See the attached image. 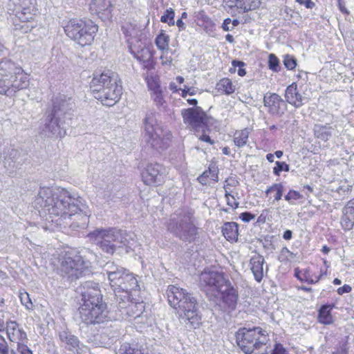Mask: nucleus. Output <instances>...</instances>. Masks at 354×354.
<instances>
[{"mask_svg":"<svg viewBox=\"0 0 354 354\" xmlns=\"http://www.w3.org/2000/svg\"><path fill=\"white\" fill-rule=\"evenodd\" d=\"M245 64L241 61L238 60H233L232 61V66H234V68H230V72H234L236 70V67H239L238 70V74L239 75L243 77L246 74L245 70L242 67L244 66Z\"/></svg>","mask_w":354,"mask_h":354,"instance_id":"nucleus-50","label":"nucleus"},{"mask_svg":"<svg viewBox=\"0 0 354 354\" xmlns=\"http://www.w3.org/2000/svg\"><path fill=\"white\" fill-rule=\"evenodd\" d=\"M310 272L308 269H306L303 271L299 270L298 268L295 270V276L301 281H306L309 280Z\"/></svg>","mask_w":354,"mask_h":354,"instance_id":"nucleus-49","label":"nucleus"},{"mask_svg":"<svg viewBox=\"0 0 354 354\" xmlns=\"http://www.w3.org/2000/svg\"><path fill=\"white\" fill-rule=\"evenodd\" d=\"M236 342L245 354H266L268 341L266 331L260 327L240 328L236 335Z\"/></svg>","mask_w":354,"mask_h":354,"instance_id":"nucleus-7","label":"nucleus"},{"mask_svg":"<svg viewBox=\"0 0 354 354\" xmlns=\"http://www.w3.org/2000/svg\"><path fill=\"white\" fill-rule=\"evenodd\" d=\"M237 290L234 288L230 281H229L218 293V297H213L212 300L215 299H220L224 307L229 310H234L238 300Z\"/></svg>","mask_w":354,"mask_h":354,"instance_id":"nucleus-20","label":"nucleus"},{"mask_svg":"<svg viewBox=\"0 0 354 354\" xmlns=\"http://www.w3.org/2000/svg\"><path fill=\"white\" fill-rule=\"evenodd\" d=\"M90 88L95 98L107 106L114 105L122 94V86L117 83V78L111 71L95 74Z\"/></svg>","mask_w":354,"mask_h":354,"instance_id":"nucleus-4","label":"nucleus"},{"mask_svg":"<svg viewBox=\"0 0 354 354\" xmlns=\"http://www.w3.org/2000/svg\"><path fill=\"white\" fill-rule=\"evenodd\" d=\"M17 68L14 62L9 59H4L0 62V92L8 90V86L5 84Z\"/></svg>","mask_w":354,"mask_h":354,"instance_id":"nucleus-25","label":"nucleus"},{"mask_svg":"<svg viewBox=\"0 0 354 354\" xmlns=\"http://www.w3.org/2000/svg\"><path fill=\"white\" fill-rule=\"evenodd\" d=\"M59 337L65 348L70 351H75L77 354H80L81 352L87 349L85 346L80 344L78 338L69 331L63 330L60 332Z\"/></svg>","mask_w":354,"mask_h":354,"instance_id":"nucleus-23","label":"nucleus"},{"mask_svg":"<svg viewBox=\"0 0 354 354\" xmlns=\"http://www.w3.org/2000/svg\"><path fill=\"white\" fill-rule=\"evenodd\" d=\"M157 113L150 110L143 120L144 136L149 145L156 150H164L169 147L171 135L164 131L156 118Z\"/></svg>","mask_w":354,"mask_h":354,"instance_id":"nucleus-8","label":"nucleus"},{"mask_svg":"<svg viewBox=\"0 0 354 354\" xmlns=\"http://www.w3.org/2000/svg\"><path fill=\"white\" fill-rule=\"evenodd\" d=\"M223 234L227 240L236 241L238 239V225L234 222L224 224L222 229Z\"/></svg>","mask_w":354,"mask_h":354,"instance_id":"nucleus-33","label":"nucleus"},{"mask_svg":"<svg viewBox=\"0 0 354 354\" xmlns=\"http://www.w3.org/2000/svg\"><path fill=\"white\" fill-rule=\"evenodd\" d=\"M341 224L345 230H350L354 226V198L349 201L343 208Z\"/></svg>","mask_w":354,"mask_h":354,"instance_id":"nucleus-29","label":"nucleus"},{"mask_svg":"<svg viewBox=\"0 0 354 354\" xmlns=\"http://www.w3.org/2000/svg\"><path fill=\"white\" fill-rule=\"evenodd\" d=\"M122 30L126 37H129L127 39V42L132 41V39H140V38H138V36L140 33V28L137 26V25L133 24L132 23H125L122 26ZM136 43V40H134Z\"/></svg>","mask_w":354,"mask_h":354,"instance_id":"nucleus-34","label":"nucleus"},{"mask_svg":"<svg viewBox=\"0 0 354 354\" xmlns=\"http://www.w3.org/2000/svg\"><path fill=\"white\" fill-rule=\"evenodd\" d=\"M302 196L299 192L295 190H290L288 193L285 196V200L288 201L290 203H292V201H296L300 199Z\"/></svg>","mask_w":354,"mask_h":354,"instance_id":"nucleus-52","label":"nucleus"},{"mask_svg":"<svg viewBox=\"0 0 354 354\" xmlns=\"http://www.w3.org/2000/svg\"><path fill=\"white\" fill-rule=\"evenodd\" d=\"M249 135L250 130L248 128L236 131L234 135V145L238 147H244L248 142Z\"/></svg>","mask_w":354,"mask_h":354,"instance_id":"nucleus-36","label":"nucleus"},{"mask_svg":"<svg viewBox=\"0 0 354 354\" xmlns=\"http://www.w3.org/2000/svg\"><path fill=\"white\" fill-rule=\"evenodd\" d=\"M331 127L327 125L315 124L314 133L316 138L327 141L331 136Z\"/></svg>","mask_w":354,"mask_h":354,"instance_id":"nucleus-37","label":"nucleus"},{"mask_svg":"<svg viewBox=\"0 0 354 354\" xmlns=\"http://www.w3.org/2000/svg\"><path fill=\"white\" fill-rule=\"evenodd\" d=\"M296 2L304 5L307 8H313L315 4L311 0H295Z\"/></svg>","mask_w":354,"mask_h":354,"instance_id":"nucleus-61","label":"nucleus"},{"mask_svg":"<svg viewBox=\"0 0 354 354\" xmlns=\"http://www.w3.org/2000/svg\"><path fill=\"white\" fill-rule=\"evenodd\" d=\"M352 189V185H348L346 183H344V185H340L337 189V192L340 195H346L348 194L351 192Z\"/></svg>","mask_w":354,"mask_h":354,"instance_id":"nucleus-54","label":"nucleus"},{"mask_svg":"<svg viewBox=\"0 0 354 354\" xmlns=\"http://www.w3.org/2000/svg\"><path fill=\"white\" fill-rule=\"evenodd\" d=\"M338 7L339 10L346 15H349L350 12L348 10V9L346 8L345 2L343 0H338Z\"/></svg>","mask_w":354,"mask_h":354,"instance_id":"nucleus-62","label":"nucleus"},{"mask_svg":"<svg viewBox=\"0 0 354 354\" xmlns=\"http://www.w3.org/2000/svg\"><path fill=\"white\" fill-rule=\"evenodd\" d=\"M182 91V96L185 97L187 94L190 95H194L196 94V91L194 88L188 87L187 86H185V88L181 90Z\"/></svg>","mask_w":354,"mask_h":354,"instance_id":"nucleus-58","label":"nucleus"},{"mask_svg":"<svg viewBox=\"0 0 354 354\" xmlns=\"http://www.w3.org/2000/svg\"><path fill=\"white\" fill-rule=\"evenodd\" d=\"M148 86L151 91V98L155 105L158 109L165 110L167 107V102L164 98L160 84L156 82H152L148 83Z\"/></svg>","mask_w":354,"mask_h":354,"instance_id":"nucleus-28","label":"nucleus"},{"mask_svg":"<svg viewBox=\"0 0 354 354\" xmlns=\"http://www.w3.org/2000/svg\"><path fill=\"white\" fill-rule=\"evenodd\" d=\"M134 39L129 41V47L131 53L142 65L145 69L147 71L154 68L155 62L153 59V53L151 50L147 47V40L143 39Z\"/></svg>","mask_w":354,"mask_h":354,"instance_id":"nucleus-13","label":"nucleus"},{"mask_svg":"<svg viewBox=\"0 0 354 354\" xmlns=\"http://www.w3.org/2000/svg\"><path fill=\"white\" fill-rule=\"evenodd\" d=\"M64 31L69 38L84 46L93 41L97 26L91 21L72 19L64 26Z\"/></svg>","mask_w":354,"mask_h":354,"instance_id":"nucleus-9","label":"nucleus"},{"mask_svg":"<svg viewBox=\"0 0 354 354\" xmlns=\"http://www.w3.org/2000/svg\"><path fill=\"white\" fill-rule=\"evenodd\" d=\"M248 1L249 0H234L233 3L234 4L232 6L242 9L244 12H248L250 10H255L256 8H259L260 1H253L252 3L246 5Z\"/></svg>","mask_w":354,"mask_h":354,"instance_id":"nucleus-38","label":"nucleus"},{"mask_svg":"<svg viewBox=\"0 0 354 354\" xmlns=\"http://www.w3.org/2000/svg\"><path fill=\"white\" fill-rule=\"evenodd\" d=\"M6 334L10 341L17 343V346L27 341L26 332L19 327L15 321L6 322Z\"/></svg>","mask_w":354,"mask_h":354,"instance_id":"nucleus-24","label":"nucleus"},{"mask_svg":"<svg viewBox=\"0 0 354 354\" xmlns=\"http://www.w3.org/2000/svg\"><path fill=\"white\" fill-rule=\"evenodd\" d=\"M165 176V169L158 163H149L142 173V180L147 185L161 184Z\"/></svg>","mask_w":354,"mask_h":354,"instance_id":"nucleus-18","label":"nucleus"},{"mask_svg":"<svg viewBox=\"0 0 354 354\" xmlns=\"http://www.w3.org/2000/svg\"><path fill=\"white\" fill-rule=\"evenodd\" d=\"M0 354H9L8 346L4 340L0 343Z\"/></svg>","mask_w":354,"mask_h":354,"instance_id":"nucleus-64","label":"nucleus"},{"mask_svg":"<svg viewBox=\"0 0 354 354\" xmlns=\"http://www.w3.org/2000/svg\"><path fill=\"white\" fill-rule=\"evenodd\" d=\"M283 64L287 69L292 70L297 66V60L294 57L290 55H286L283 59Z\"/></svg>","mask_w":354,"mask_h":354,"instance_id":"nucleus-46","label":"nucleus"},{"mask_svg":"<svg viewBox=\"0 0 354 354\" xmlns=\"http://www.w3.org/2000/svg\"><path fill=\"white\" fill-rule=\"evenodd\" d=\"M239 218L244 222H250L255 218V216L250 212H245L240 214Z\"/></svg>","mask_w":354,"mask_h":354,"instance_id":"nucleus-55","label":"nucleus"},{"mask_svg":"<svg viewBox=\"0 0 354 354\" xmlns=\"http://www.w3.org/2000/svg\"><path fill=\"white\" fill-rule=\"evenodd\" d=\"M198 181L203 185H209V180L214 182L218 181V169L216 167H209L198 178Z\"/></svg>","mask_w":354,"mask_h":354,"instance_id":"nucleus-32","label":"nucleus"},{"mask_svg":"<svg viewBox=\"0 0 354 354\" xmlns=\"http://www.w3.org/2000/svg\"><path fill=\"white\" fill-rule=\"evenodd\" d=\"M217 87L219 91H223L227 95L232 94L235 91L232 81L228 78H223L217 84Z\"/></svg>","mask_w":354,"mask_h":354,"instance_id":"nucleus-39","label":"nucleus"},{"mask_svg":"<svg viewBox=\"0 0 354 354\" xmlns=\"http://www.w3.org/2000/svg\"><path fill=\"white\" fill-rule=\"evenodd\" d=\"M263 104L268 108V113L272 115L281 116L284 112L283 106H285V102L281 97L277 93L264 95Z\"/></svg>","mask_w":354,"mask_h":354,"instance_id":"nucleus-21","label":"nucleus"},{"mask_svg":"<svg viewBox=\"0 0 354 354\" xmlns=\"http://www.w3.org/2000/svg\"><path fill=\"white\" fill-rule=\"evenodd\" d=\"M272 354H288L286 351L282 346L281 344H277L275 345V347L273 350Z\"/></svg>","mask_w":354,"mask_h":354,"instance_id":"nucleus-59","label":"nucleus"},{"mask_svg":"<svg viewBox=\"0 0 354 354\" xmlns=\"http://www.w3.org/2000/svg\"><path fill=\"white\" fill-rule=\"evenodd\" d=\"M9 10L21 22H30L34 19L37 9L35 0H12Z\"/></svg>","mask_w":354,"mask_h":354,"instance_id":"nucleus-14","label":"nucleus"},{"mask_svg":"<svg viewBox=\"0 0 354 354\" xmlns=\"http://www.w3.org/2000/svg\"><path fill=\"white\" fill-rule=\"evenodd\" d=\"M87 236L91 242L109 254H113L117 248L129 245L127 232L115 228L96 229Z\"/></svg>","mask_w":354,"mask_h":354,"instance_id":"nucleus-6","label":"nucleus"},{"mask_svg":"<svg viewBox=\"0 0 354 354\" xmlns=\"http://www.w3.org/2000/svg\"><path fill=\"white\" fill-rule=\"evenodd\" d=\"M17 351L20 354H32V351L28 348L25 342L17 346Z\"/></svg>","mask_w":354,"mask_h":354,"instance_id":"nucleus-56","label":"nucleus"},{"mask_svg":"<svg viewBox=\"0 0 354 354\" xmlns=\"http://www.w3.org/2000/svg\"><path fill=\"white\" fill-rule=\"evenodd\" d=\"M64 119L58 115H55L54 113L49 114L45 119L44 127L42 129L44 134L47 137L58 136L60 133L59 123Z\"/></svg>","mask_w":354,"mask_h":354,"instance_id":"nucleus-27","label":"nucleus"},{"mask_svg":"<svg viewBox=\"0 0 354 354\" xmlns=\"http://www.w3.org/2000/svg\"><path fill=\"white\" fill-rule=\"evenodd\" d=\"M194 17L196 20L201 21L203 23H208L210 21V18L206 15L204 10L196 12Z\"/></svg>","mask_w":354,"mask_h":354,"instance_id":"nucleus-53","label":"nucleus"},{"mask_svg":"<svg viewBox=\"0 0 354 354\" xmlns=\"http://www.w3.org/2000/svg\"><path fill=\"white\" fill-rule=\"evenodd\" d=\"M264 262L263 257L260 254L254 255L251 258L250 261L251 270L254 274L255 280L258 282H260L263 277V266Z\"/></svg>","mask_w":354,"mask_h":354,"instance_id":"nucleus-31","label":"nucleus"},{"mask_svg":"<svg viewBox=\"0 0 354 354\" xmlns=\"http://www.w3.org/2000/svg\"><path fill=\"white\" fill-rule=\"evenodd\" d=\"M167 230L185 242L194 241L198 235V228L194 225L192 214L183 212L176 218H171L167 224Z\"/></svg>","mask_w":354,"mask_h":354,"instance_id":"nucleus-10","label":"nucleus"},{"mask_svg":"<svg viewBox=\"0 0 354 354\" xmlns=\"http://www.w3.org/2000/svg\"><path fill=\"white\" fill-rule=\"evenodd\" d=\"M104 270L111 288L115 292H121V295L115 294L116 299L120 297L128 299L131 291L138 290L139 285L135 275L115 262L108 261L104 265Z\"/></svg>","mask_w":354,"mask_h":354,"instance_id":"nucleus-5","label":"nucleus"},{"mask_svg":"<svg viewBox=\"0 0 354 354\" xmlns=\"http://www.w3.org/2000/svg\"><path fill=\"white\" fill-rule=\"evenodd\" d=\"M332 308L333 306L330 305H324L321 307L318 315L319 322L320 323L330 324L333 322V317L330 314Z\"/></svg>","mask_w":354,"mask_h":354,"instance_id":"nucleus-35","label":"nucleus"},{"mask_svg":"<svg viewBox=\"0 0 354 354\" xmlns=\"http://www.w3.org/2000/svg\"><path fill=\"white\" fill-rule=\"evenodd\" d=\"M75 108V102L72 97H68L65 95H59L53 102V108L52 112L55 115L64 119L67 115L70 118L71 112Z\"/></svg>","mask_w":354,"mask_h":354,"instance_id":"nucleus-19","label":"nucleus"},{"mask_svg":"<svg viewBox=\"0 0 354 354\" xmlns=\"http://www.w3.org/2000/svg\"><path fill=\"white\" fill-rule=\"evenodd\" d=\"M9 157H4V167L7 168L13 167L14 165L12 163H14L17 160V156H19V153L17 150L15 149H11L8 150Z\"/></svg>","mask_w":354,"mask_h":354,"instance_id":"nucleus-42","label":"nucleus"},{"mask_svg":"<svg viewBox=\"0 0 354 354\" xmlns=\"http://www.w3.org/2000/svg\"><path fill=\"white\" fill-rule=\"evenodd\" d=\"M181 114L184 122L196 131H203L209 120L200 106L183 109Z\"/></svg>","mask_w":354,"mask_h":354,"instance_id":"nucleus-15","label":"nucleus"},{"mask_svg":"<svg viewBox=\"0 0 354 354\" xmlns=\"http://www.w3.org/2000/svg\"><path fill=\"white\" fill-rule=\"evenodd\" d=\"M352 288L349 285H344L343 286L339 288L337 290V293L340 295L344 293H348L351 291Z\"/></svg>","mask_w":354,"mask_h":354,"instance_id":"nucleus-60","label":"nucleus"},{"mask_svg":"<svg viewBox=\"0 0 354 354\" xmlns=\"http://www.w3.org/2000/svg\"><path fill=\"white\" fill-rule=\"evenodd\" d=\"M286 101L296 108L301 107L308 102L307 97H303L299 93L297 85L292 83L289 85L285 91Z\"/></svg>","mask_w":354,"mask_h":354,"instance_id":"nucleus-26","label":"nucleus"},{"mask_svg":"<svg viewBox=\"0 0 354 354\" xmlns=\"http://www.w3.org/2000/svg\"><path fill=\"white\" fill-rule=\"evenodd\" d=\"M21 304L28 310L32 309L34 305L27 292L20 293L19 295Z\"/></svg>","mask_w":354,"mask_h":354,"instance_id":"nucleus-48","label":"nucleus"},{"mask_svg":"<svg viewBox=\"0 0 354 354\" xmlns=\"http://www.w3.org/2000/svg\"><path fill=\"white\" fill-rule=\"evenodd\" d=\"M166 294L170 306L174 308L181 324L189 328H197L201 324L196 299L186 290L170 285Z\"/></svg>","mask_w":354,"mask_h":354,"instance_id":"nucleus-3","label":"nucleus"},{"mask_svg":"<svg viewBox=\"0 0 354 354\" xmlns=\"http://www.w3.org/2000/svg\"><path fill=\"white\" fill-rule=\"evenodd\" d=\"M272 192H275L274 201H279L281 199L283 192V185L281 183H274L269 187L265 192L266 196H268Z\"/></svg>","mask_w":354,"mask_h":354,"instance_id":"nucleus-41","label":"nucleus"},{"mask_svg":"<svg viewBox=\"0 0 354 354\" xmlns=\"http://www.w3.org/2000/svg\"><path fill=\"white\" fill-rule=\"evenodd\" d=\"M279 59L274 54L269 55L268 65L270 69L274 72L279 71Z\"/></svg>","mask_w":354,"mask_h":354,"instance_id":"nucleus-45","label":"nucleus"},{"mask_svg":"<svg viewBox=\"0 0 354 354\" xmlns=\"http://www.w3.org/2000/svg\"><path fill=\"white\" fill-rule=\"evenodd\" d=\"M231 19L230 18L225 19L223 23L222 28L225 31H230L233 29V27L230 26Z\"/></svg>","mask_w":354,"mask_h":354,"instance_id":"nucleus-63","label":"nucleus"},{"mask_svg":"<svg viewBox=\"0 0 354 354\" xmlns=\"http://www.w3.org/2000/svg\"><path fill=\"white\" fill-rule=\"evenodd\" d=\"M91 263L79 254L66 253L62 259L59 268L60 274L73 281L90 272Z\"/></svg>","mask_w":354,"mask_h":354,"instance_id":"nucleus-11","label":"nucleus"},{"mask_svg":"<svg viewBox=\"0 0 354 354\" xmlns=\"http://www.w3.org/2000/svg\"><path fill=\"white\" fill-rule=\"evenodd\" d=\"M275 165L276 166L273 168V173L276 176H279L282 171H288L290 169L289 165L285 162L277 161Z\"/></svg>","mask_w":354,"mask_h":354,"instance_id":"nucleus-47","label":"nucleus"},{"mask_svg":"<svg viewBox=\"0 0 354 354\" xmlns=\"http://www.w3.org/2000/svg\"><path fill=\"white\" fill-rule=\"evenodd\" d=\"M77 292L82 297L79 315L84 324L95 325L108 320L106 304L102 301L98 283L85 281L77 288Z\"/></svg>","mask_w":354,"mask_h":354,"instance_id":"nucleus-2","label":"nucleus"},{"mask_svg":"<svg viewBox=\"0 0 354 354\" xmlns=\"http://www.w3.org/2000/svg\"><path fill=\"white\" fill-rule=\"evenodd\" d=\"M225 197L227 201V204L232 209H236L239 207V203L236 201L234 197L231 195L227 190L225 193Z\"/></svg>","mask_w":354,"mask_h":354,"instance_id":"nucleus-51","label":"nucleus"},{"mask_svg":"<svg viewBox=\"0 0 354 354\" xmlns=\"http://www.w3.org/2000/svg\"><path fill=\"white\" fill-rule=\"evenodd\" d=\"M348 347L347 345V342H345L338 346V348L335 352V354H348Z\"/></svg>","mask_w":354,"mask_h":354,"instance_id":"nucleus-57","label":"nucleus"},{"mask_svg":"<svg viewBox=\"0 0 354 354\" xmlns=\"http://www.w3.org/2000/svg\"><path fill=\"white\" fill-rule=\"evenodd\" d=\"M295 257V254L290 252L288 248L283 247L280 252L279 259L281 261H290Z\"/></svg>","mask_w":354,"mask_h":354,"instance_id":"nucleus-44","label":"nucleus"},{"mask_svg":"<svg viewBox=\"0 0 354 354\" xmlns=\"http://www.w3.org/2000/svg\"><path fill=\"white\" fill-rule=\"evenodd\" d=\"M169 37L164 32L159 34L156 39V44L158 49L167 51L169 49Z\"/></svg>","mask_w":354,"mask_h":354,"instance_id":"nucleus-40","label":"nucleus"},{"mask_svg":"<svg viewBox=\"0 0 354 354\" xmlns=\"http://www.w3.org/2000/svg\"><path fill=\"white\" fill-rule=\"evenodd\" d=\"M128 299L122 297L116 299L118 304V309L120 312V315L123 319L133 317L135 319L140 317L142 314L145 304L143 302H133Z\"/></svg>","mask_w":354,"mask_h":354,"instance_id":"nucleus-16","label":"nucleus"},{"mask_svg":"<svg viewBox=\"0 0 354 354\" xmlns=\"http://www.w3.org/2000/svg\"><path fill=\"white\" fill-rule=\"evenodd\" d=\"M119 354H149L145 345L140 342H132L122 344Z\"/></svg>","mask_w":354,"mask_h":354,"instance_id":"nucleus-30","label":"nucleus"},{"mask_svg":"<svg viewBox=\"0 0 354 354\" xmlns=\"http://www.w3.org/2000/svg\"><path fill=\"white\" fill-rule=\"evenodd\" d=\"M33 204L35 208H40L59 219L69 218L78 212H84L86 208L82 198L72 195L66 189L53 190L46 187L40 188Z\"/></svg>","mask_w":354,"mask_h":354,"instance_id":"nucleus-1","label":"nucleus"},{"mask_svg":"<svg viewBox=\"0 0 354 354\" xmlns=\"http://www.w3.org/2000/svg\"><path fill=\"white\" fill-rule=\"evenodd\" d=\"M112 8L111 0H91L89 3L91 12L97 15L102 20L111 17Z\"/></svg>","mask_w":354,"mask_h":354,"instance_id":"nucleus-22","label":"nucleus"},{"mask_svg":"<svg viewBox=\"0 0 354 354\" xmlns=\"http://www.w3.org/2000/svg\"><path fill=\"white\" fill-rule=\"evenodd\" d=\"M11 75L5 84L8 86V90L5 92H0L1 94H5L8 96L12 95L19 90L25 89L29 86V79L26 73L21 68H17Z\"/></svg>","mask_w":354,"mask_h":354,"instance_id":"nucleus-17","label":"nucleus"},{"mask_svg":"<svg viewBox=\"0 0 354 354\" xmlns=\"http://www.w3.org/2000/svg\"><path fill=\"white\" fill-rule=\"evenodd\" d=\"M174 16L175 13L173 9H167L161 17L160 21L163 23H167L169 26H174L175 24Z\"/></svg>","mask_w":354,"mask_h":354,"instance_id":"nucleus-43","label":"nucleus"},{"mask_svg":"<svg viewBox=\"0 0 354 354\" xmlns=\"http://www.w3.org/2000/svg\"><path fill=\"white\" fill-rule=\"evenodd\" d=\"M201 285L209 299L218 297V293L230 281L223 273L216 271H205L201 274Z\"/></svg>","mask_w":354,"mask_h":354,"instance_id":"nucleus-12","label":"nucleus"}]
</instances>
